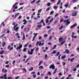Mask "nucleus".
<instances>
[{
	"mask_svg": "<svg viewBox=\"0 0 79 79\" xmlns=\"http://www.w3.org/2000/svg\"><path fill=\"white\" fill-rule=\"evenodd\" d=\"M41 23H43V26H45V22H44V19H42L40 23L38 22L37 23V24H40Z\"/></svg>",
	"mask_w": 79,
	"mask_h": 79,
	"instance_id": "nucleus-1",
	"label": "nucleus"
},
{
	"mask_svg": "<svg viewBox=\"0 0 79 79\" xmlns=\"http://www.w3.org/2000/svg\"><path fill=\"white\" fill-rule=\"evenodd\" d=\"M35 48L32 49L31 50V52H30V51H28V54L29 55H32L33 54V52L34 51Z\"/></svg>",
	"mask_w": 79,
	"mask_h": 79,
	"instance_id": "nucleus-2",
	"label": "nucleus"
},
{
	"mask_svg": "<svg viewBox=\"0 0 79 79\" xmlns=\"http://www.w3.org/2000/svg\"><path fill=\"white\" fill-rule=\"evenodd\" d=\"M64 23H66L65 25H68V24H69L71 22H69V19H68L67 20H64Z\"/></svg>",
	"mask_w": 79,
	"mask_h": 79,
	"instance_id": "nucleus-3",
	"label": "nucleus"
},
{
	"mask_svg": "<svg viewBox=\"0 0 79 79\" xmlns=\"http://www.w3.org/2000/svg\"><path fill=\"white\" fill-rule=\"evenodd\" d=\"M11 47V45H9V46H8L7 47V49L8 50L9 49V51L13 50V47Z\"/></svg>",
	"mask_w": 79,
	"mask_h": 79,
	"instance_id": "nucleus-4",
	"label": "nucleus"
},
{
	"mask_svg": "<svg viewBox=\"0 0 79 79\" xmlns=\"http://www.w3.org/2000/svg\"><path fill=\"white\" fill-rule=\"evenodd\" d=\"M52 68V69H55V66H54V64H52L50 65L49 69Z\"/></svg>",
	"mask_w": 79,
	"mask_h": 79,
	"instance_id": "nucleus-5",
	"label": "nucleus"
},
{
	"mask_svg": "<svg viewBox=\"0 0 79 79\" xmlns=\"http://www.w3.org/2000/svg\"><path fill=\"white\" fill-rule=\"evenodd\" d=\"M23 47V45L22 44H20L19 46H17L16 48V50H20L21 48Z\"/></svg>",
	"mask_w": 79,
	"mask_h": 79,
	"instance_id": "nucleus-6",
	"label": "nucleus"
},
{
	"mask_svg": "<svg viewBox=\"0 0 79 79\" xmlns=\"http://www.w3.org/2000/svg\"><path fill=\"white\" fill-rule=\"evenodd\" d=\"M18 4V2H17L16 3H15L12 6L11 10H13V8H14V7H15V6H16V5H17Z\"/></svg>",
	"mask_w": 79,
	"mask_h": 79,
	"instance_id": "nucleus-7",
	"label": "nucleus"
},
{
	"mask_svg": "<svg viewBox=\"0 0 79 79\" xmlns=\"http://www.w3.org/2000/svg\"><path fill=\"white\" fill-rule=\"evenodd\" d=\"M72 16H75L77 15V13L76 12H73L72 14Z\"/></svg>",
	"mask_w": 79,
	"mask_h": 79,
	"instance_id": "nucleus-8",
	"label": "nucleus"
},
{
	"mask_svg": "<svg viewBox=\"0 0 79 79\" xmlns=\"http://www.w3.org/2000/svg\"><path fill=\"white\" fill-rule=\"evenodd\" d=\"M77 26V23H74V24H73V25H72V26H71V28H72L73 27H76V26Z\"/></svg>",
	"mask_w": 79,
	"mask_h": 79,
	"instance_id": "nucleus-9",
	"label": "nucleus"
},
{
	"mask_svg": "<svg viewBox=\"0 0 79 79\" xmlns=\"http://www.w3.org/2000/svg\"><path fill=\"white\" fill-rule=\"evenodd\" d=\"M14 31H15L17 32V31L18 29H19V27H17L16 28H15V29H13Z\"/></svg>",
	"mask_w": 79,
	"mask_h": 79,
	"instance_id": "nucleus-10",
	"label": "nucleus"
},
{
	"mask_svg": "<svg viewBox=\"0 0 79 79\" xmlns=\"http://www.w3.org/2000/svg\"><path fill=\"white\" fill-rule=\"evenodd\" d=\"M23 22H24L23 23V24L24 25H25V24H26V23H27V21H26V19L23 20Z\"/></svg>",
	"mask_w": 79,
	"mask_h": 79,
	"instance_id": "nucleus-11",
	"label": "nucleus"
},
{
	"mask_svg": "<svg viewBox=\"0 0 79 79\" xmlns=\"http://www.w3.org/2000/svg\"><path fill=\"white\" fill-rule=\"evenodd\" d=\"M37 27H38L39 29H40V28H41V27H42V25H37Z\"/></svg>",
	"mask_w": 79,
	"mask_h": 79,
	"instance_id": "nucleus-12",
	"label": "nucleus"
},
{
	"mask_svg": "<svg viewBox=\"0 0 79 79\" xmlns=\"http://www.w3.org/2000/svg\"><path fill=\"white\" fill-rule=\"evenodd\" d=\"M18 6H16L14 9H13V12H15V9H17L18 8Z\"/></svg>",
	"mask_w": 79,
	"mask_h": 79,
	"instance_id": "nucleus-13",
	"label": "nucleus"
},
{
	"mask_svg": "<svg viewBox=\"0 0 79 79\" xmlns=\"http://www.w3.org/2000/svg\"><path fill=\"white\" fill-rule=\"evenodd\" d=\"M34 70V68H33V67H31L29 69V71H32V70Z\"/></svg>",
	"mask_w": 79,
	"mask_h": 79,
	"instance_id": "nucleus-14",
	"label": "nucleus"
},
{
	"mask_svg": "<svg viewBox=\"0 0 79 79\" xmlns=\"http://www.w3.org/2000/svg\"><path fill=\"white\" fill-rule=\"evenodd\" d=\"M56 53V52L55 50H54L51 53V54L52 55V54H54L55 53Z\"/></svg>",
	"mask_w": 79,
	"mask_h": 79,
	"instance_id": "nucleus-15",
	"label": "nucleus"
},
{
	"mask_svg": "<svg viewBox=\"0 0 79 79\" xmlns=\"http://www.w3.org/2000/svg\"><path fill=\"white\" fill-rule=\"evenodd\" d=\"M2 44H3L2 45V47H4V46H5V45H6V43L5 42H3Z\"/></svg>",
	"mask_w": 79,
	"mask_h": 79,
	"instance_id": "nucleus-16",
	"label": "nucleus"
},
{
	"mask_svg": "<svg viewBox=\"0 0 79 79\" xmlns=\"http://www.w3.org/2000/svg\"><path fill=\"white\" fill-rule=\"evenodd\" d=\"M3 53H4V51L2 50L1 51H0V54L1 55H3Z\"/></svg>",
	"mask_w": 79,
	"mask_h": 79,
	"instance_id": "nucleus-17",
	"label": "nucleus"
},
{
	"mask_svg": "<svg viewBox=\"0 0 79 79\" xmlns=\"http://www.w3.org/2000/svg\"><path fill=\"white\" fill-rule=\"evenodd\" d=\"M23 40H25V35H24V34H23Z\"/></svg>",
	"mask_w": 79,
	"mask_h": 79,
	"instance_id": "nucleus-18",
	"label": "nucleus"
},
{
	"mask_svg": "<svg viewBox=\"0 0 79 79\" xmlns=\"http://www.w3.org/2000/svg\"><path fill=\"white\" fill-rule=\"evenodd\" d=\"M65 52H66V53L67 54H69V51L68 50V49H67L65 50Z\"/></svg>",
	"mask_w": 79,
	"mask_h": 79,
	"instance_id": "nucleus-19",
	"label": "nucleus"
},
{
	"mask_svg": "<svg viewBox=\"0 0 79 79\" xmlns=\"http://www.w3.org/2000/svg\"><path fill=\"white\" fill-rule=\"evenodd\" d=\"M56 47H57L56 45V44L54 45L53 48H52V50H54V49H55V48H56Z\"/></svg>",
	"mask_w": 79,
	"mask_h": 79,
	"instance_id": "nucleus-20",
	"label": "nucleus"
},
{
	"mask_svg": "<svg viewBox=\"0 0 79 79\" xmlns=\"http://www.w3.org/2000/svg\"><path fill=\"white\" fill-rule=\"evenodd\" d=\"M30 59L29 58H28L24 62L25 63H26Z\"/></svg>",
	"mask_w": 79,
	"mask_h": 79,
	"instance_id": "nucleus-21",
	"label": "nucleus"
},
{
	"mask_svg": "<svg viewBox=\"0 0 79 79\" xmlns=\"http://www.w3.org/2000/svg\"><path fill=\"white\" fill-rule=\"evenodd\" d=\"M60 2H61V0H59L58 2L57 3V5H59L60 3Z\"/></svg>",
	"mask_w": 79,
	"mask_h": 79,
	"instance_id": "nucleus-22",
	"label": "nucleus"
},
{
	"mask_svg": "<svg viewBox=\"0 0 79 79\" xmlns=\"http://www.w3.org/2000/svg\"><path fill=\"white\" fill-rule=\"evenodd\" d=\"M64 43H65V41H62L60 43V45H63V44H64Z\"/></svg>",
	"mask_w": 79,
	"mask_h": 79,
	"instance_id": "nucleus-23",
	"label": "nucleus"
},
{
	"mask_svg": "<svg viewBox=\"0 0 79 79\" xmlns=\"http://www.w3.org/2000/svg\"><path fill=\"white\" fill-rule=\"evenodd\" d=\"M74 59H75V58H73L72 59H70V61L71 62H73V60H74Z\"/></svg>",
	"mask_w": 79,
	"mask_h": 79,
	"instance_id": "nucleus-24",
	"label": "nucleus"
},
{
	"mask_svg": "<svg viewBox=\"0 0 79 79\" xmlns=\"http://www.w3.org/2000/svg\"><path fill=\"white\" fill-rule=\"evenodd\" d=\"M42 62H43V61H40V62L39 63V64H38V65L40 66V64H42Z\"/></svg>",
	"mask_w": 79,
	"mask_h": 79,
	"instance_id": "nucleus-25",
	"label": "nucleus"
},
{
	"mask_svg": "<svg viewBox=\"0 0 79 79\" xmlns=\"http://www.w3.org/2000/svg\"><path fill=\"white\" fill-rule=\"evenodd\" d=\"M50 5H51V3H50V2H48V3L47 6H50Z\"/></svg>",
	"mask_w": 79,
	"mask_h": 79,
	"instance_id": "nucleus-26",
	"label": "nucleus"
},
{
	"mask_svg": "<svg viewBox=\"0 0 79 79\" xmlns=\"http://www.w3.org/2000/svg\"><path fill=\"white\" fill-rule=\"evenodd\" d=\"M63 28V26H61L59 28V29H60V30H61Z\"/></svg>",
	"mask_w": 79,
	"mask_h": 79,
	"instance_id": "nucleus-27",
	"label": "nucleus"
},
{
	"mask_svg": "<svg viewBox=\"0 0 79 79\" xmlns=\"http://www.w3.org/2000/svg\"><path fill=\"white\" fill-rule=\"evenodd\" d=\"M52 36H51L48 39L49 40H52Z\"/></svg>",
	"mask_w": 79,
	"mask_h": 79,
	"instance_id": "nucleus-28",
	"label": "nucleus"
},
{
	"mask_svg": "<svg viewBox=\"0 0 79 79\" xmlns=\"http://www.w3.org/2000/svg\"><path fill=\"white\" fill-rule=\"evenodd\" d=\"M40 68H41V69H43V68H44V67L43 66H40L39 67V69H40Z\"/></svg>",
	"mask_w": 79,
	"mask_h": 79,
	"instance_id": "nucleus-29",
	"label": "nucleus"
},
{
	"mask_svg": "<svg viewBox=\"0 0 79 79\" xmlns=\"http://www.w3.org/2000/svg\"><path fill=\"white\" fill-rule=\"evenodd\" d=\"M17 26H18V24H16L14 26L13 29H15V28H16V27H17Z\"/></svg>",
	"mask_w": 79,
	"mask_h": 79,
	"instance_id": "nucleus-30",
	"label": "nucleus"
},
{
	"mask_svg": "<svg viewBox=\"0 0 79 79\" xmlns=\"http://www.w3.org/2000/svg\"><path fill=\"white\" fill-rule=\"evenodd\" d=\"M49 21V20H48L47 19H46V24L48 23Z\"/></svg>",
	"mask_w": 79,
	"mask_h": 79,
	"instance_id": "nucleus-31",
	"label": "nucleus"
},
{
	"mask_svg": "<svg viewBox=\"0 0 79 79\" xmlns=\"http://www.w3.org/2000/svg\"><path fill=\"white\" fill-rule=\"evenodd\" d=\"M35 37L36 36H34L33 38V39L32 40V41H34V40H35Z\"/></svg>",
	"mask_w": 79,
	"mask_h": 79,
	"instance_id": "nucleus-32",
	"label": "nucleus"
},
{
	"mask_svg": "<svg viewBox=\"0 0 79 79\" xmlns=\"http://www.w3.org/2000/svg\"><path fill=\"white\" fill-rule=\"evenodd\" d=\"M62 59L63 60L66 58V56H64L61 57Z\"/></svg>",
	"mask_w": 79,
	"mask_h": 79,
	"instance_id": "nucleus-33",
	"label": "nucleus"
},
{
	"mask_svg": "<svg viewBox=\"0 0 79 79\" xmlns=\"http://www.w3.org/2000/svg\"><path fill=\"white\" fill-rule=\"evenodd\" d=\"M26 51V48H24L23 50V52H24Z\"/></svg>",
	"mask_w": 79,
	"mask_h": 79,
	"instance_id": "nucleus-34",
	"label": "nucleus"
},
{
	"mask_svg": "<svg viewBox=\"0 0 79 79\" xmlns=\"http://www.w3.org/2000/svg\"><path fill=\"white\" fill-rule=\"evenodd\" d=\"M53 18H52L49 21V23H51V22H52V21H53Z\"/></svg>",
	"mask_w": 79,
	"mask_h": 79,
	"instance_id": "nucleus-35",
	"label": "nucleus"
},
{
	"mask_svg": "<svg viewBox=\"0 0 79 79\" xmlns=\"http://www.w3.org/2000/svg\"><path fill=\"white\" fill-rule=\"evenodd\" d=\"M23 71H24V73H26V72H27V71L26 70V69H24V68H23Z\"/></svg>",
	"mask_w": 79,
	"mask_h": 79,
	"instance_id": "nucleus-36",
	"label": "nucleus"
},
{
	"mask_svg": "<svg viewBox=\"0 0 79 79\" xmlns=\"http://www.w3.org/2000/svg\"><path fill=\"white\" fill-rule=\"evenodd\" d=\"M48 78V76H45L44 77V79H47Z\"/></svg>",
	"mask_w": 79,
	"mask_h": 79,
	"instance_id": "nucleus-37",
	"label": "nucleus"
},
{
	"mask_svg": "<svg viewBox=\"0 0 79 79\" xmlns=\"http://www.w3.org/2000/svg\"><path fill=\"white\" fill-rule=\"evenodd\" d=\"M60 52H58V53H57V54H56V56H58V55H60Z\"/></svg>",
	"mask_w": 79,
	"mask_h": 79,
	"instance_id": "nucleus-38",
	"label": "nucleus"
},
{
	"mask_svg": "<svg viewBox=\"0 0 79 79\" xmlns=\"http://www.w3.org/2000/svg\"><path fill=\"white\" fill-rule=\"evenodd\" d=\"M59 40L60 42L61 41V40H62V38H59Z\"/></svg>",
	"mask_w": 79,
	"mask_h": 79,
	"instance_id": "nucleus-39",
	"label": "nucleus"
},
{
	"mask_svg": "<svg viewBox=\"0 0 79 79\" xmlns=\"http://www.w3.org/2000/svg\"><path fill=\"white\" fill-rule=\"evenodd\" d=\"M24 3H19V5H24Z\"/></svg>",
	"mask_w": 79,
	"mask_h": 79,
	"instance_id": "nucleus-40",
	"label": "nucleus"
},
{
	"mask_svg": "<svg viewBox=\"0 0 79 79\" xmlns=\"http://www.w3.org/2000/svg\"><path fill=\"white\" fill-rule=\"evenodd\" d=\"M45 59H46L47 58V56H47V54H46L45 55Z\"/></svg>",
	"mask_w": 79,
	"mask_h": 79,
	"instance_id": "nucleus-41",
	"label": "nucleus"
},
{
	"mask_svg": "<svg viewBox=\"0 0 79 79\" xmlns=\"http://www.w3.org/2000/svg\"><path fill=\"white\" fill-rule=\"evenodd\" d=\"M53 13H54V11H51V12H50V14H51V15H52V14H53Z\"/></svg>",
	"mask_w": 79,
	"mask_h": 79,
	"instance_id": "nucleus-42",
	"label": "nucleus"
},
{
	"mask_svg": "<svg viewBox=\"0 0 79 79\" xmlns=\"http://www.w3.org/2000/svg\"><path fill=\"white\" fill-rule=\"evenodd\" d=\"M39 42L37 41L36 44V46H37V45H38L39 44Z\"/></svg>",
	"mask_w": 79,
	"mask_h": 79,
	"instance_id": "nucleus-43",
	"label": "nucleus"
},
{
	"mask_svg": "<svg viewBox=\"0 0 79 79\" xmlns=\"http://www.w3.org/2000/svg\"><path fill=\"white\" fill-rule=\"evenodd\" d=\"M51 27L50 26H48L47 27V29H50Z\"/></svg>",
	"mask_w": 79,
	"mask_h": 79,
	"instance_id": "nucleus-44",
	"label": "nucleus"
},
{
	"mask_svg": "<svg viewBox=\"0 0 79 79\" xmlns=\"http://www.w3.org/2000/svg\"><path fill=\"white\" fill-rule=\"evenodd\" d=\"M9 67H10V65H7L5 66L6 68H9Z\"/></svg>",
	"mask_w": 79,
	"mask_h": 79,
	"instance_id": "nucleus-45",
	"label": "nucleus"
},
{
	"mask_svg": "<svg viewBox=\"0 0 79 79\" xmlns=\"http://www.w3.org/2000/svg\"><path fill=\"white\" fill-rule=\"evenodd\" d=\"M4 76H1L0 77V79H4Z\"/></svg>",
	"mask_w": 79,
	"mask_h": 79,
	"instance_id": "nucleus-46",
	"label": "nucleus"
},
{
	"mask_svg": "<svg viewBox=\"0 0 79 79\" xmlns=\"http://www.w3.org/2000/svg\"><path fill=\"white\" fill-rule=\"evenodd\" d=\"M7 75H6V74H5L4 75V77H6V76H7Z\"/></svg>",
	"mask_w": 79,
	"mask_h": 79,
	"instance_id": "nucleus-47",
	"label": "nucleus"
},
{
	"mask_svg": "<svg viewBox=\"0 0 79 79\" xmlns=\"http://www.w3.org/2000/svg\"><path fill=\"white\" fill-rule=\"evenodd\" d=\"M33 78H35V77H36V75L34 74L33 76Z\"/></svg>",
	"mask_w": 79,
	"mask_h": 79,
	"instance_id": "nucleus-48",
	"label": "nucleus"
},
{
	"mask_svg": "<svg viewBox=\"0 0 79 79\" xmlns=\"http://www.w3.org/2000/svg\"><path fill=\"white\" fill-rule=\"evenodd\" d=\"M41 44H42V42H40L39 44V46H40Z\"/></svg>",
	"mask_w": 79,
	"mask_h": 79,
	"instance_id": "nucleus-49",
	"label": "nucleus"
},
{
	"mask_svg": "<svg viewBox=\"0 0 79 79\" xmlns=\"http://www.w3.org/2000/svg\"><path fill=\"white\" fill-rule=\"evenodd\" d=\"M61 56V55L60 54L59 56V57L58 58V60H60V56Z\"/></svg>",
	"mask_w": 79,
	"mask_h": 79,
	"instance_id": "nucleus-50",
	"label": "nucleus"
},
{
	"mask_svg": "<svg viewBox=\"0 0 79 79\" xmlns=\"http://www.w3.org/2000/svg\"><path fill=\"white\" fill-rule=\"evenodd\" d=\"M76 1H77V0H73L72 1V2H73V3H75Z\"/></svg>",
	"mask_w": 79,
	"mask_h": 79,
	"instance_id": "nucleus-51",
	"label": "nucleus"
},
{
	"mask_svg": "<svg viewBox=\"0 0 79 79\" xmlns=\"http://www.w3.org/2000/svg\"><path fill=\"white\" fill-rule=\"evenodd\" d=\"M19 76H17V77H15V78L16 79H19Z\"/></svg>",
	"mask_w": 79,
	"mask_h": 79,
	"instance_id": "nucleus-52",
	"label": "nucleus"
},
{
	"mask_svg": "<svg viewBox=\"0 0 79 79\" xmlns=\"http://www.w3.org/2000/svg\"><path fill=\"white\" fill-rule=\"evenodd\" d=\"M23 7H20V8H19L18 9V10H21L22 9H23Z\"/></svg>",
	"mask_w": 79,
	"mask_h": 79,
	"instance_id": "nucleus-53",
	"label": "nucleus"
},
{
	"mask_svg": "<svg viewBox=\"0 0 79 79\" xmlns=\"http://www.w3.org/2000/svg\"><path fill=\"white\" fill-rule=\"evenodd\" d=\"M65 7H67V6H68V4H65V5H64Z\"/></svg>",
	"mask_w": 79,
	"mask_h": 79,
	"instance_id": "nucleus-54",
	"label": "nucleus"
},
{
	"mask_svg": "<svg viewBox=\"0 0 79 79\" xmlns=\"http://www.w3.org/2000/svg\"><path fill=\"white\" fill-rule=\"evenodd\" d=\"M7 79H12V78L10 77H8Z\"/></svg>",
	"mask_w": 79,
	"mask_h": 79,
	"instance_id": "nucleus-55",
	"label": "nucleus"
},
{
	"mask_svg": "<svg viewBox=\"0 0 79 79\" xmlns=\"http://www.w3.org/2000/svg\"><path fill=\"white\" fill-rule=\"evenodd\" d=\"M28 45L27 44H25L24 45V47H27Z\"/></svg>",
	"mask_w": 79,
	"mask_h": 79,
	"instance_id": "nucleus-56",
	"label": "nucleus"
},
{
	"mask_svg": "<svg viewBox=\"0 0 79 79\" xmlns=\"http://www.w3.org/2000/svg\"><path fill=\"white\" fill-rule=\"evenodd\" d=\"M24 27V25H22L21 27V29H23V27Z\"/></svg>",
	"mask_w": 79,
	"mask_h": 79,
	"instance_id": "nucleus-57",
	"label": "nucleus"
},
{
	"mask_svg": "<svg viewBox=\"0 0 79 79\" xmlns=\"http://www.w3.org/2000/svg\"><path fill=\"white\" fill-rule=\"evenodd\" d=\"M3 25V26H5V23H4V22H2V23L1 24V25Z\"/></svg>",
	"mask_w": 79,
	"mask_h": 79,
	"instance_id": "nucleus-58",
	"label": "nucleus"
},
{
	"mask_svg": "<svg viewBox=\"0 0 79 79\" xmlns=\"http://www.w3.org/2000/svg\"><path fill=\"white\" fill-rule=\"evenodd\" d=\"M10 30H8L7 31V34H9V33H10Z\"/></svg>",
	"mask_w": 79,
	"mask_h": 79,
	"instance_id": "nucleus-59",
	"label": "nucleus"
},
{
	"mask_svg": "<svg viewBox=\"0 0 79 79\" xmlns=\"http://www.w3.org/2000/svg\"><path fill=\"white\" fill-rule=\"evenodd\" d=\"M50 8L49 7L47 9H46V11H48V10H50Z\"/></svg>",
	"mask_w": 79,
	"mask_h": 79,
	"instance_id": "nucleus-60",
	"label": "nucleus"
},
{
	"mask_svg": "<svg viewBox=\"0 0 79 79\" xmlns=\"http://www.w3.org/2000/svg\"><path fill=\"white\" fill-rule=\"evenodd\" d=\"M48 45H52V43H48Z\"/></svg>",
	"mask_w": 79,
	"mask_h": 79,
	"instance_id": "nucleus-61",
	"label": "nucleus"
},
{
	"mask_svg": "<svg viewBox=\"0 0 79 79\" xmlns=\"http://www.w3.org/2000/svg\"><path fill=\"white\" fill-rule=\"evenodd\" d=\"M42 36H40V37H39V40H40V39H42Z\"/></svg>",
	"mask_w": 79,
	"mask_h": 79,
	"instance_id": "nucleus-62",
	"label": "nucleus"
},
{
	"mask_svg": "<svg viewBox=\"0 0 79 79\" xmlns=\"http://www.w3.org/2000/svg\"><path fill=\"white\" fill-rule=\"evenodd\" d=\"M44 37H48V35H47L44 34Z\"/></svg>",
	"mask_w": 79,
	"mask_h": 79,
	"instance_id": "nucleus-63",
	"label": "nucleus"
},
{
	"mask_svg": "<svg viewBox=\"0 0 79 79\" xmlns=\"http://www.w3.org/2000/svg\"><path fill=\"white\" fill-rule=\"evenodd\" d=\"M56 0H51V2H54Z\"/></svg>",
	"mask_w": 79,
	"mask_h": 79,
	"instance_id": "nucleus-64",
	"label": "nucleus"
}]
</instances>
